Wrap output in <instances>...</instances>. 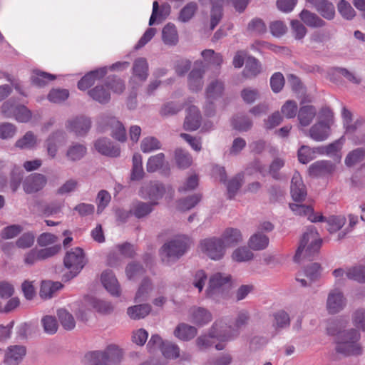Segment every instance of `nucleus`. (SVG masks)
<instances>
[{
	"label": "nucleus",
	"instance_id": "nucleus-1",
	"mask_svg": "<svg viewBox=\"0 0 365 365\" xmlns=\"http://www.w3.org/2000/svg\"><path fill=\"white\" fill-rule=\"evenodd\" d=\"M249 320V315L245 312H240L234 324V327L224 324L222 322H216L212 327L208 335H202L196 340V344L200 350H204L215 344L217 350H222L225 346V343L234 339L239 334V329L245 327Z\"/></svg>",
	"mask_w": 365,
	"mask_h": 365
},
{
	"label": "nucleus",
	"instance_id": "nucleus-2",
	"mask_svg": "<svg viewBox=\"0 0 365 365\" xmlns=\"http://www.w3.org/2000/svg\"><path fill=\"white\" fill-rule=\"evenodd\" d=\"M328 334L336 336V351L345 355H359L362 347L359 343L360 334L354 329L341 330L338 323H333L327 328Z\"/></svg>",
	"mask_w": 365,
	"mask_h": 365
},
{
	"label": "nucleus",
	"instance_id": "nucleus-3",
	"mask_svg": "<svg viewBox=\"0 0 365 365\" xmlns=\"http://www.w3.org/2000/svg\"><path fill=\"white\" fill-rule=\"evenodd\" d=\"M191 244V240L185 235L174 237L162 247L160 252L162 261L169 264L178 259L187 252Z\"/></svg>",
	"mask_w": 365,
	"mask_h": 365
},
{
	"label": "nucleus",
	"instance_id": "nucleus-4",
	"mask_svg": "<svg viewBox=\"0 0 365 365\" xmlns=\"http://www.w3.org/2000/svg\"><path fill=\"white\" fill-rule=\"evenodd\" d=\"M334 123L332 110L329 108H322L317 117V122L309 130V136L315 141L325 140L331 133V127Z\"/></svg>",
	"mask_w": 365,
	"mask_h": 365
},
{
	"label": "nucleus",
	"instance_id": "nucleus-5",
	"mask_svg": "<svg viewBox=\"0 0 365 365\" xmlns=\"http://www.w3.org/2000/svg\"><path fill=\"white\" fill-rule=\"evenodd\" d=\"M322 245V239L314 227H310L304 233L297 250L294 259L299 260L302 257H310L318 252Z\"/></svg>",
	"mask_w": 365,
	"mask_h": 365
},
{
	"label": "nucleus",
	"instance_id": "nucleus-6",
	"mask_svg": "<svg viewBox=\"0 0 365 365\" xmlns=\"http://www.w3.org/2000/svg\"><path fill=\"white\" fill-rule=\"evenodd\" d=\"M174 190L170 186L165 187L163 184L158 182H151L149 184L144 185L140 190V195L143 198H148L150 202L156 205L158 204V200L163 197L168 200L170 201L173 197Z\"/></svg>",
	"mask_w": 365,
	"mask_h": 365
},
{
	"label": "nucleus",
	"instance_id": "nucleus-7",
	"mask_svg": "<svg viewBox=\"0 0 365 365\" xmlns=\"http://www.w3.org/2000/svg\"><path fill=\"white\" fill-rule=\"evenodd\" d=\"M123 356V349L117 344H111L106 346L104 351H92L86 354V358L93 362L101 360L103 362L110 364L119 363Z\"/></svg>",
	"mask_w": 365,
	"mask_h": 365
},
{
	"label": "nucleus",
	"instance_id": "nucleus-8",
	"mask_svg": "<svg viewBox=\"0 0 365 365\" xmlns=\"http://www.w3.org/2000/svg\"><path fill=\"white\" fill-rule=\"evenodd\" d=\"M64 265L70 272V277L76 276L83 268L86 260L83 251L81 248L75 247L67 252L64 257Z\"/></svg>",
	"mask_w": 365,
	"mask_h": 365
},
{
	"label": "nucleus",
	"instance_id": "nucleus-9",
	"mask_svg": "<svg viewBox=\"0 0 365 365\" xmlns=\"http://www.w3.org/2000/svg\"><path fill=\"white\" fill-rule=\"evenodd\" d=\"M225 246L223 242L217 237L202 240L200 243V251L213 260H219L225 253Z\"/></svg>",
	"mask_w": 365,
	"mask_h": 365
},
{
	"label": "nucleus",
	"instance_id": "nucleus-10",
	"mask_svg": "<svg viewBox=\"0 0 365 365\" xmlns=\"http://www.w3.org/2000/svg\"><path fill=\"white\" fill-rule=\"evenodd\" d=\"M231 282L232 277L229 274L222 272L212 274L209 279L206 294L207 297H212L222 292L224 289L231 286Z\"/></svg>",
	"mask_w": 365,
	"mask_h": 365
},
{
	"label": "nucleus",
	"instance_id": "nucleus-11",
	"mask_svg": "<svg viewBox=\"0 0 365 365\" xmlns=\"http://www.w3.org/2000/svg\"><path fill=\"white\" fill-rule=\"evenodd\" d=\"M1 112L6 118L14 117L16 120L25 123L30 120L31 113L24 106H15L10 102L4 103L1 106Z\"/></svg>",
	"mask_w": 365,
	"mask_h": 365
},
{
	"label": "nucleus",
	"instance_id": "nucleus-12",
	"mask_svg": "<svg viewBox=\"0 0 365 365\" xmlns=\"http://www.w3.org/2000/svg\"><path fill=\"white\" fill-rule=\"evenodd\" d=\"M289 207L295 215L306 216L312 222H321L325 220L322 213L314 212L313 207L311 205L292 203L289 204Z\"/></svg>",
	"mask_w": 365,
	"mask_h": 365
},
{
	"label": "nucleus",
	"instance_id": "nucleus-13",
	"mask_svg": "<svg viewBox=\"0 0 365 365\" xmlns=\"http://www.w3.org/2000/svg\"><path fill=\"white\" fill-rule=\"evenodd\" d=\"M320 276V266L317 263H313L307 267L305 270L298 272L296 280L302 287H306Z\"/></svg>",
	"mask_w": 365,
	"mask_h": 365
},
{
	"label": "nucleus",
	"instance_id": "nucleus-14",
	"mask_svg": "<svg viewBox=\"0 0 365 365\" xmlns=\"http://www.w3.org/2000/svg\"><path fill=\"white\" fill-rule=\"evenodd\" d=\"M291 195L292 199L296 202L304 200L307 196V190L303 183L300 174L295 172L291 181Z\"/></svg>",
	"mask_w": 365,
	"mask_h": 365
},
{
	"label": "nucleus",
	"instance_id": "nucleus-15",
	"mask_svg": "<svg viewBox=\"0 0 365 365\" xmlns=\"http://www.w3.org/2000/svg\"><path fill=\"white\" fill-rule=\"evenodd\" d=\"M333 274L336 278L346 274V277L349 279L359 282H365V267L361 265L353 267L346 272H344L342 269H337L333 272Z\"/></svg>",
	"mask_w": 365,
	"mask_h": 365
},
{
	"label": "nucleus",
	"instance_id": "nucleus-16",
	"mask_svg": "<svg viewBox=\"0 0 365 365\" xmlns=\"http://www.w3.org/2000/svg\"><path fill=\"white\" fill-rule=\"evenodd\" d=\"M201 117L199 110L194 106L186 109V116L184 121V128L186 130H196L200 125Z\"/></svg>",
	"mask_w": 365,
	"mask_h": 365
},
{
	"label": "nucleus",
	"instance_id": "nucleus-17",
	"mask_svg": "<svg viewBox=\"0 0 365 365\" xmlns=\"http://www.w3.org/2000/svg\"><path fill=\"white\" fill-rule=\"evenodd\" d=\"M26 350L24 346L14 345L8 347L4 361L7 365H18L26 355Z\"/></svg>",
	"mask_w": 365,
	"mask_h": 365
},
{
	"label": "nucleus",
	"instance_id": "nucleus-18",
	"mask_svg": "<svg viewBox=\"0 0 365 365\" xmlns=\"http://www.w3.org/2000/svg\"><path fill=\"white\" fill-rule=\"evenodd\" d=\"M345 305L343 294L338 290L331 292L327 298V308L330 314H336L341 311Z\"/></svg>",
	"mask_w": 365,
	"mask_h": 365
},
{
	"label": "nucleus",
	"instance_id": "nucleus-19",
	"mask_svg": "<svg viewBox=\"0 0 365 365\" xmlns=\"http://www.w3.org/2000/svg\"><path fill=\"white\" fill-rule=\"evenodd\" d=\"M335 170V165L329 161L319 160L312 163L309 168V174L318 177L331 174Z\"/></svg>",
	"mask_w": 365,
	"mask_h": 365
},
{
	"label": "nucleus",
	"instance_id": "nucleus-20",
	"mask_svg": "<svg viewBox=\"0 0 365 365\" xmlns=\"http://www.w3.org/2000/svg\"><path fill=\"white\" fill-rule=\"evenodd\" d=\"M46 180L41 174H35L29 176L24 182V189L27 193H32L42 189Z\"/></svg>",
	"mask_w": 365,
	"mask_h": 365
},
{
	"label": "nucleus",
	"instance_id": "nucleus-21",
	"mask_svg": "<svg viewBox=\"0 0 365 365\" xmlns=\"http://www.w3.org/2000/svg\"><path fill=\"white\" fill-rule=\"evenodd\" d=\"M101 282L106 289L113 296H119L120 288L118 282L110 271H105L101 274Z\"/></svg>",
	"mask_w": 365,
	"mask_h": 365
},
{
	"label": "nucleus",
	"instance_id": "nucleus-22",
	"mask_svg": "<svg viewBox=\"0 0 365 365\" xmlns=\"http://www.w3.org/2000/svg\"><path fill=\"white\" fill-rule=\"evenodd\" d=\"M212 319L209 311L202 307H193L190 311V320L199 326H202Z\"/></svg>",
	"mask_w": 365,
	"mask_h": 365
},
{
	"label": "nucleus",
	"instance_id": "nucleus-23",
	"mask_svg": "<svg viewBox=\"0 0 365 365\" xmlns=\"http://www.w3.org/2000/svg\"><path fill=\"white\" fill-rule=\"evenodd\" d=\"M202 68H204L203 63L196 62L194 68L189 75L188 84L190 88L192 91H198L202 86Z\"/></svg>",
	"mask_w": 365,
	"mask_h": 365
},
{
	"label": "nucleus",
	"instance_id": "nucleus-24",
	"mask_svg": "<svg viewBox=\"0 0 365 365\" xmlns=\"http://www.w3.org/2000/svg\"><path fill=\"white\" fill-rule=\"evenodd\" d=\"M220 239L223 242L224 245L227 248L235 247L241 242L242 241V236L239 230L227 228Z\"/></svg>",
	"mask_w": 365,
	"mask_h": 365
},
{
	"label": "nucleus",
	"instance_id": "nucleus-25",
	"mask_svg": "<svg viewBox=\"0 0 365 365\" xmlns=\"http://www.w3.org/2000/svg\"><path fill=\"white\" fill-rule=\"evenodd\" d=\"M106 73V70L103 68L90 72L80 80L78 88L81 91L86 90L93 85L97 80L102 78Z\"/></svg>",
	"mask_w": 365,
	"mask_h": 365
},
{
	"label": "nucleus",
	"instance_id": "nucleus-26",
	"mask_svg": "<svg viewBox=\"0 0 365 365\" xmlns=\"http://www.w3.org/2000/svg\"><path fill=\"white\" fill-rule=\"evenodd\" d=\"M197 332L195 327L185 323H181L175 329L173 334L175 336L180 340L189 341L196 336Z\"/></svg>",
	"mask_w": 365,
	"mask_h": 365
},
{
	"label": "nucleus",
	"instance_id": "nucleus-27",
	"mask_svg": "<svg viewBox=\"0 0 365 365\" xmlns=\"http://www.w3.org/2000/svg\"><path fill=\"white\" fill-rule=\"evenodd\" d=\"M133 76L140 81H145L148 76V63L145 58H138L133 66Z\"/></svg>",
	"mask_w": 365,
	"mask_h": 365
},
{
	"label": "nucleus",
	"instance_id": "nucleus-28",
	"mask_svg": "<svg viewBox=\"0 0 365 365\" xmlns=\"http://www.w3.org/2000/svg\"><path fill=\"white\" fill-rule=\"evenodd\" d=\"M344 141V137H341L327 146H319L318 149L319 155L336 156L339 159H340L341 155H339V153H340L342 148Z\"/></svg>",
	"mask_w": 365,
	"mask_h": 365
},
{
	"label": "nucleus",
	"instance_id": "nucleus-29",
	"mask_svg": "<svg viewBox=\"0 0 365 365\" xmlns=\"http://www.w3.org/2000/svg\"><path fill=\"white\" fill-rule=\"evenodd\" d=\"M108 126L110 130L112 136L120 142L126 140V132L123 124L115 118L111 117L108 120Z\"/></svg>",
	"mask_w": 365,
	"mask_h": 365
},
{
	"label": "nucleus",
	"instance_id": "nucleus-30",
	"mask_svg": "<svg viewBox=\"0 0 365 365\" xmlns=\"http://www.w3.org/2000/svg\"><path fill=\"white\" fill-rule=\"evenodd\" d=\"M316 109L312 106H304L299 108L298 120L302 127L308 126L316 116Z\"/></svg>",
	"mask_w": 365,
	"mask_h": 365
},
{
	"label": "nucleus",
	"instance_id": "nucleus-31",
	"mask_svg": "<svg viewBox=\"0 0 365 365\" xmlns=\"http://www.w3.org/2000/svg\"><path fill=\"white\" fill-rule=\"evenodd\" d=\"M96 150L106 155L116 157L120 154V149L111 145L106 139H99L95 143Z\"/></svg>",
	"mask_w": 365,
	"mask_h": 365
},
{
	"label": "nucleus",
	"instance_id": "nucleus-32",
	"mask_svg": "<svg viewBox=\"0 0 365 365\" xmlns=\"http://www.w3.org/2000/svg\"><path fill=\"white\" fill-rule=\"evenodd\" d=\"M68 127L77 135H83L89 130L91 122L86 118L79 117L69 122Z\"/></svg>",
	"mask_w": 365,
	"mask_h": 365
},
{
	"label": "nucleus",
	"instance_id": "nucleus-33",
	"mask_svg": "<svg viewBox=\"0 0 365 365\" xmlns=\"http://www.w3.org/2000/svg\"><path fill=\"white\" fill-rule=\"evenodd\" d=\"M62 287V284L58 282H43L41 286L40 296L41 298L45 299L51 298L53 294Z\"/></svg>",
	"mask_w": 365,
	"mask_h": 365
},
{
	"label": "nucleus",
	"instance_id": "nucleus-34",
	"mask_svg": "<svg viewBox=\"0 0 365 365\" xmlns=\"http://www.w3.org/2000/svg\"><path fill=\"white\" fill-rule=\"evenodd\" d=\"M319 147L310 148L307 145H302L298 150V158L300 163L307 164L319 155Z\"/></svg>",
	"mask_w": 365,
	"mask_h": 365
},
{
	"label": "nucleus",
	"instance_id": "nucleus-35",
	"mask_svg": "<svg viewBox=\"0 0 365 365\" xmlns=\"http://www.w3.org/2000/svg\"><path fill=\"white\" fill-rule=\"evenodd\" d=\"M302 21L311 27H322L325 25L324 21L319 18L317 14L312 13L307 10H303L300 13Z\"/></svg>",
	"mask_w": 365,
	"mask_h": 365
},
{
	"label": "nucleus",
	"instance_id": "nucleus-36",
	"mask_svg": "<svg viewBox=\"0 0 365 365\" xmlns=\"http://www.w3.org/2000/svg\"><path fill=\"white\" fill-rule=\"evenodd\" d=\"M269 245V238L262 232H257L251 236L249 246L255 250L265 249Z\"/></svg>",
	"mask_w": 365,
	"mask_h": 365
},
{
	"label": "nucleus",
	"instance_id": "nucleus-37",
	"mask_svg": "<svg viewBox=\"0 0 365 365\" xmlns=\"http://www.w3.org/2000/svg\"><path fill=\"white\" fill-rule=\"evenodd\" d=\"M261 64L255 58L248 57L243 71V75L246 78L255 77L261 72Z\"/></svg>",
	"mask_w": 365,
	"mask_h": 365
},
{
	"label": "nucleus",
	"instance_id": "nucleus-38",
	"mask_svg": "<svg viewBox=\"0 0 365 365\" xmlns=\"http://www.w3.org/2000/svg\"><path fill=\"white\" fill-rule=\"evenodd\" d=\"M163 40L165 44L175 45L178 41V35L175 25L168 24L163 29Z\"/></svg>",
	"mask_w": 365,
	"mask_h": 365
},
{
	"label": "nucleus",
	"instance_id": "nucleus-39",
	"mask_svg": "<svg viewBox=\"0 0 365 365\" xmlns=\"http://www.w3.org/2000/svg\"><path fill=\"white\" fill-rule=\"evenodd\" d=\"M38 144L37 137L31 131L16 142V146L21 149H32Z\"/></svg>",
	"mask_w": 365,
	"mask_h": 365
},
{
	"label": "nucleus",
	"instance_id": "nucleus-40",
	"mask_svg": "<svg viewBox=\"0 0 365 365\" xmlns=\"http://www.w3.org/2000/svg\"><path fill=\"white\" fill-rule=\"evenodd\" d=\"M153 206L151 202H136L133 205L130 212L138 218L143 217L151 212Z\"/></svg>",
	"mask_w": 365,
	"mask_h": 365
},
{
	"label": "nucleus",
	"instance_id": "nucleus-41",
	"mask_svg": "<svg viewBox=\"0 0 365 365\" xmlns=\"http://www.w3.org/2000/svg\"><path fill=\"white\" fill-rule=\"evenodd\" d=\"M58 320L66 330H71L76 326V322L73 315L65 309H60L57 312Z\"/></svg>",
	"mask_w": 365,
	"mask_h": 365
},
{
	"label": "nucleus",
	"instance_id": "nucleus-42",
	"mask_svg": "<svg viewBox=\"0 0 365 365\" xmlns=\"http://www.w3.org/2000/svg\"><path fill=\"white\" fill-rule=\"evenodd\" d=\"M144 175L143 168L142 156L139 153H135L133 156V168L131 171V180H140Z\"/></svg>",
	"mask_w": 365,
	"mask_h": 365
},
{
	"label": "nucleus",
	"instance_id": "nucleus-43",
	"mask_svg": "<svg viewBox=\"0 0 365 365\" xmlns=\"http://www.w3.org/2000/svg\"><path fill=\"white\" fill-rule=\"evenodd\" d=\"M324 222H327V230L330 233L336 232L339 230L346 223V220L342 215H331L328 218L325 217Z\"/></svg>",
	"mask_w": 365,
	"mask_h": 365
},
{
	"label": "nucleus",
	"instance_id": "nucleus-44",
	"mask_svg": "<svg viewBox=\"0 0 365 365\" xmlns=\"http://www.w3.org/2000/svg\"><path fill=\"white\" fill-rule=\"evenodd\" d=\"M151 310L148 304H140L130 307L128 309V314L133 319H139L147 316Z\"/></svg>",
	"mask_w": 365,
	"mask_h": 365
},
{
	"label": "nucleus",
	"instance_id": "nucleus-45",
	"mask_svg": "<svg viewBox=\"0 0 365 365\" xmlns=\"http://www.w3.org/2000/svg\"><path fill=\"white\" fill-rule=\"evenodd\" d=\"M60 141L61 136L57 134L50 135L46 140L45 146L49 158H54L56 156L58 148L60 145Z\"/></svg>",
	"mask_w": 365,
	"mask_h": 365
},
{
	"label": "nucleus",
	"instance_id": "nucleus-46",
	"mask_svg": "<svg viewBox=\"0 0 365 365\" xmlns=\"http://www.w3.org/2000/svg\"><path fill=\"white\" fill-rule=\"evenodd\" d=\"M197 10V5L195 2L187 3L180 11L178 19L182 22L190 21Z\"/></svg>",
	"mask_w": 365,
	"mask_h": 365
},
{
	"label": "nucleus",
	"instance_id": "nucleus-47",
	"mask_svg": "<svg viewBox=\"0 0 365 365\" xmlns=\"http://www.w3.org/2000/svg\"><path fill=\"white\" fill-rule=\"evenodd\" d=\"M317 10L324 19L327 20H331L334 18V6L327 0L322 1V3L317 6Z\"/></svg>",
	"mask_w": 365,
	"mask_h": 365
},
{
	"label": "nucleus",
	"instance_id": "nucleus-48",
	"mask_svg": "<svg viewBox=\"0 0 365 365\" xmlns=\"http://www.w3.org/2000/svg\"><path fill=\"white\" fill-rule=\"evenodd\" d=\"M56 77L50 73L35 71L31 76V81L37 86H43L47 83L53 81Z\"/></svg>",
	"mask_w": 365,
	"mask_h": 365
},
{
	"label": "nucleus",
	"instance_id": "nucleus-49",
	"mask_svg": "<svg viewBox=\"0 0 365 365\" xmlns=\"http://www.w3.org/2000/svg\"><path fill=\"white\" fill-rule=\"evenodd\" d=\"M91 97L100 102L106 103L110 99V93L103 86H97L89 91Z\"/></svg>",
	"mask_w": 365,
	"mask_h": 365
},
{
	"label": "nucleus",
	"instance_id": "nucleus-50",
	"mask_svg": "<svg viewBox=\"0 0 365 365\" xmlns=\"http://www.w3.org/2000/svg\"><path fill=\"white\" fill-rule=\"evenodd\" d=\"M253 258V253L245 247H238L232 254V259L237 262H247Z\"/></svg>",
	"mask_w": 365,
	"mask_h": 365
},
{
	"label": "nucleus",
	"instance_id": "nucleus-51",
	"mask_svg": "<svg viewBox=\"0 0 365 365\" xmlns=\"http://www.w3.org/2000/svg\"><path fill=\"white\" fill-rule=\"evenodd\" d=\"M164 154L158 153L155 155L151 156L146 165V169L148 173H154L158 170L164 164Z\"/></svg>",
	"mask_w": 365,
	"mask_h": 365
},
{
	"label": "nucleus",
	"instance_id": "nucleus-52",
	"mask_svg": "<svg viewBox=\"0 0 365 365\" xmlns=\"http://www.w3.org/2000/svg\"><path fill=\"white\" fill-rule=\"evenodd\" d=\"M86 149L83 145L75 144L68 148L66 156L70 160H78L84 156Z\"/></svg>",
	"mask_w": 365,
	"mask_h": 365
},
{
	"label": "nucleus",
	"instance_id": "nucleus-53",
	"mask_svg": "<svg viewBox=\"0 0 365 365\" xmlns=\"http://www.w3.org/2000/svg\"><path fill=\"white\" fill-rule=\"evenodd\" d=\"M175 161L180 168L185 169L191 165L192 159L187 153L178 150L175 152Z\"/></svg>",
	"mask_w": 365,
	"mask_h": 365
},
{
	"label": "nucleus",
	"instance_id": "nucleus-54",
	"mask_svg": "<svg viewBox=\"0 0 365 365\" xmlns=\"http://www.w3.org/2000/svg\"><path fill=\"white\" fill-rule=\"evenodd\" d=\"M162 354L168 359H176L180 356L179 346L173 343L165 341V344L162 346Z\"/></svg>",
	"mask_w": 365,
	"mask_h": 365
},
{
	"label": "nucleus",
	"instance_id": "nucleus-55",
	"mask_svg": "<svg viewBox=\"0 0 365 365\" xmlns=\"http://www.w3.org/2000/svg\"><path fill=\"white\" fill-rule=\"evenodd\" d=\"M202 56L207 64L220 66L222 63V56L215 53L213 50H205L202 52Z\"/></svg>",
	"mask_w": 365,
	"mask_h": 365
},
{
	"label": "nucleus",
	"instance_id": "nucleus-56",
	"mask_svg": "<svg viewBox=\"0 0 365 365\" xmlns=\"http://www.w3.org/2000/svg\"><path fill=\"white\" fill-rule=\"evenodd\" d=\"M41 323L46 334H53L58 330V323L53 317L45 316L42 318Z\"/></svg>",
	"mask_w": 365,
	"mask_h": 365
},
{
	"label": "nucleus",
	"instance_id": "nucleus-57",
	"mask_svg": "<svg viewBox=\"0 0 365 365\" xmlns=\"http://www.w3.org/2000/svg\"><path fill=\"white\" fill-rule=\"evenodd\" d=\"M200 200V195H192L186 199L180 200L178 203V208L181 211L188 210L195 207L199 202Z\"/></svg>",
	"mask_w": 365,
	"mask_h": 365
},
{
	"label": "nucleus",
	"instance_id": "nucleus-58",
	"mask_svg": "<svg viewBox=\"0 0 365 365\" xmlns=\"http://www.w3.org/2000/svg\"><path fill=\"white\" fill-rule=\"evenodd\" d=\"M338 11L346 19H351L355 16V11L351 4L345 0H341L338 4Z\"/></svg>",
	"mask_w": 365,
	"mask_h": 365
},
{
	"label": "nucleus",
	"instance_id": "nucleus-59",
	"mask_svg": "<svg viewBox=\"0 0 365 365\" xmlns=\"http://www.w3.org/2000/svg\"><path fill=\"white\" fill-rule=\"evenodd\" d=\"M160 148V142L153 137L145 138L141 142V150L143 153H150Z\"/></svg>",
	"mask_w": 365,
	"mask_h": 365
},
{
	"label": "nucleus",
	"instance_id": "nucleus-60",
	"mask_svg": "<svg viewBox=\"0 0 365 365\" xmlns=\"http://www.w3.org/2000/svg\"><path fill=\"white\" fill-rule=\"evenodd\" d=\"M274 326L276 328H284L289 325V314L284 310H279L274 314Z\"/></svg>",
	"mask_w": 365,
	"mask_h": 365
},
{
	"label": "nucleus",
	"instance_id": "nucleus-61",
	"mask_svg": "<svg viewBox=\"0 0 365 365\" xmlns=\"http://www.w3.org/2000/svg\"><path fill=\"white\" fill-rule=\"evenodd\" d=\"M68 91L66 89H53L50 91L48 98L53 103H61L68 97Z\"/></svg>",
	"mask_w": 365,
	"mask_h": 365
},
{
	"label": "nucleus",
	"instance_id": "nucleus-62",
	"mask_svg": "<svg viewBox=\"0 0 365 365\" xmlns=\"http://www.w3.org/2000/svg\"><path fill=\"white\" fill-rule=\"evenodd\" d=\"M281 111L287 118H293L297 112V104L294 101L289 100L282 106Z\"/></svg>",
	"mask_w": 365,
	"mask_h": 365
},
{
	"label": "nucleus",
	"instance_id": "nucleus-63",
	"mask_svg": "<svg viewBox=\"0 0 365 365\" xmlns=\"http://www.w3.org/2000/svg\"><path fill=\"white\" fill-rule=\"evenodd\" d=\"M249 31L255 34H263L267 31V26L261 19H254L248 24Z\"/></svg>",
	"mask_w": 365,
	"mask_h": 365
},
{
	"label": "nucleus",
	"instance_id": "nucleus-64",
	"mask_svg": "<svg viewBox=\"0 0 365 365\" xmlns=\"http://www.w3.org/2000/svg\"><path fill=\"white\" fill-rule=\"evenodd\" d=\"M364 157V150L363 149H356L350 153L346 158L345 162L348 166H352L356 163L361 162Z\"/></svg>",
	"mask_w": 365,
	"mask_h": 365
}]
</instances>
